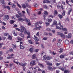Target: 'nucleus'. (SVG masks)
Instances as JSON below:
<instances>
[{"label":"nucleus","instance_id":"obj_1","mask_svg":"<svg viewBox=\"0 0 73 73\" xmlns=\"http://www.w3.org/2000/svg\"><path fill=\"white\" fill-rule=\"evenodd\" d=\"M38 24H39V22H36L35 23V29L36 30H40V28H42V26L38 25Z\"/></svg>","mask_w":73,"mask_h":73},{"label":"nucleus","instance_id":"obj_2","mask_svg":"<svg viewBox=\"0 0 73 73\" xmlns=\"http://www.w3.org/2000/svg\"><path fill=\"white\" fill-rule=\"evenodd\" d=\"M27 34L28 36L27 37V38H29L31 36V34L30 33V32L29 31H27L26 30H25V32L24 34L25 35H26V34Z\"/></svg>","mask_w":73,"mask_h":73},{"label":"nucleus","instance_id":"obj_3","mask_svg":"<svg viewBox=\"0 0 73 73\" xmlns=\"http://www.w3.org/2000/svg\"><path fill=\"white\" fill-rule=\"evenodd\" d=\"M8 56H8L7 57V59H11V58H13V57H14L15 56V54H11L10 55H9V54H8Z\"/></svg>","mask_w":73,"mask_h":73},{"label":"nucleus","instance_id":"obj_4","mask_svg":"<svg viewBox=\"0 0 73 73\" xmlns=\"http://www.w3.org/2000/svg\"><path fill=\"white\" fill-rule=\"evenodd\" d=\"M13 62L16 64L17 65H21V63L18 62V60L17 59H15L13 60Z\"/></svg>","mask_w":73,"mask_h":73},{"label":"nucleus","instance_id":"obj_5","mask_svg":"<svg viewBox=\"0 0 73 73\" xmlns=\"http://www.w3.org/2000/svg\"><path fill=\"white\" fill-rule=\"evenodd\" d=\"M25 30V31H27V30H25V27H24V26H21V30H20V32H24V31Z\"/></svg>","mask_w":73,"mask_h":73},{"label":"nucleus","instance_id":"obj_6","mask_svg":"<svg viewBox=\"0 0 73 73\" xmlns=\"http://www.w3.org/2000/svg\"><path fill=\"white\" fill-rule=\"evenodd\" d=\"M25 21L27 22L28 23V25H31V23L30 22V21H29V19H27V18H25Z\"/></svg>","mask_w":73,"mask_h":73},{"label":"nucleus","instance_id":"obj_7","mask_svg":"<svg viewBox=\"0 0 73 73\" xmlns=\"http://www.w3.org/2000/svg\"><path fill=\"white\" fill-rule=\"evenodd\" d=\"M36 61L35 60H33L31 61V62H30V65L31 66H33V65H36Z\"/></svg>","mask_w":73,"mask_h":73},{"label":"nucleus","instance_id":"obj_8","mask_svg":"<svg viewBox=\"0 0 73 73\" xmlns=\"http://www.w3.org/2000/svg\"><path fill=\"white\" fill-rule=\"evenodd\" d=\"M44 20H46V21H48V22H49V23H51L52 21V19H51L48 18L47 19H45V18H44Z\"/></svg>","mask_w":73,"mask_h":73},{"label":"nucleus","instance_id":"obj_9","mask_svg":"<svg viewBox=\"0 0 73 73\" xmlns=\"http://www.w3.org/2000/svg\"><path fill=\"white\" fill-rule=\"evenodd\" d=\"M57 25V21H54L53 23V24L51 25V27H54V25Z\"/></svg>","mask_w":73,"mask_h":73},{"label":"nucleus","instance_id":"obj_10","mask_svg":"<svg viewBox=\"0 0 73 73\" xmlns=\"http://www.w3.org/2000/svg\"><path fill=\"white\" fill-rule=\"evenodd\" d=\"M44 15H43V17H46L47 16V15H48V12L46 11H45L44 12Z\"/></svg>","mask_w":73,"mask_h":73},{"label":"nucleus","instance_id":"obj_11","mask_svg":"<svg viewBox=\"0 0 73 73\" xmlns=\"http://www.w3.org/2000/svg\"><path fill=\"white\" fill-rule=\"evenodd\" d=\"M17 40H19V41H20V45H21V44L23 45V43L21 41H22V40H23V39L21 38L20 37H18L17 38Z\"/></svg>","mask_w":73,"mask_h":73},{"label":"nucleus","instance_id":"obj_12","mask_svg":"<svg viewBox=\"0 0 73 73\" xmlns=\"http://www.w3.org/2000/svg\"><path fill=\"white\" fill-rule=\"evenodd\" d=\"M5 18L4 19V21H7L9 19V16L8 15H6L5 16Z\"/></svg>","mask_w":73,"mask_h":73},{"label":"nucleus","instance_id":"obj_13","mask_svg":"<svg viewBox=\"0 0 73 73\" xmlns=\"http://www.w3.org/2000/svg\"><path fill=\"white\" fill-rule=\"evenodd\" d=\"M60 36L62 38H65V35H64V34L62 33H61Z\"/></svg>","mask_w":73,"mask_h":73},{"label":"nucleus","instance_id":"obj_14","mask_svg":"<svg viewBox=\"0 0 73 73\" xmlns=\"http://www.w3.org/2000/svg\"><path fill=\"white\" fill-rule=\"evenodd\" d=\"M43 3H50V1L48 0H44L43 1Z\"/></svg>","mask_w":73,"mask_h":73},{"label":"nucleus","instance_id":"obj_15","mask_svg":"<svg viewBox=\"0 0 73 73\" xmlns=\"http://www.w3.org/2000/svg\"><path fill=\"white\" fill-rule=\"evenodd\" d=\"M24 20H25L24 19H23L22 18H19L18 19V21H23Z\"/></svg>","mask_w":73,"mask_h":73},{"label":"nucleus","instance_id":"obj_16","mask_svg":"<svg viewBox=\"0 0 73 73\" xmlns=\"http://www.w3.org/2000/svg\"><path fill=\"white\" fill-rule=\"evenodd\" d=\"M37 64H38V65H39L40 66V67H41V68H44V65H43V64H41V63H39V62H38Z\"/></svg>","mask_w":73,"mask_h":73},{"label":"nucleus","instance_id":"obj_17","mask_svg":"<svg viewBox=\"0 0 73 73\" xmlns=\"http://www.w3.org/2000/svg\"><path fill=\"white\" fill-rule=\"evenodd\" d=\"M33 47H32L29 49V50L30 51L31 53H33Z\"/></svg>","mask_w":73,"mask_h":73},{"label":"nucleus","instance_id":"obj_18","mask_svg":"<svg viewBox=\"0 0 73 73\" xmlns=\"http://www.w3.org/2000/svg\"><path fill=\"white\" fill-rule=\"evenodd\" d=\"M34 37H35V38H34V40L36 41H38V38L37 37V36H36L35 35H34Z\"/></svg>","mask_w":73,"mask_h":73},{"label":"nucleus","instance_id":"obj_19","mask_svg":"<svg viewBox=\"0 0 73 73\" xmlns=\"http://www.w3.org/2000/svg\"><path fill=\"white\" fill-rule=\"evenodd\" d=\"M21 5L23 8H27V6L24 4H21Z\"/></svg>","mask_w":73,"mask_h":73},{"label":"nucleus","instance_id":"obj_20","mask_svg":"<svg viewBox=\"0 0 73 73\" xmlns=\"http://www.w3.org/2000/svg\"><path fill=\"white\" fill-rule=\"evenodd\" d=\"M4 35L5 36H9V34L8 33H4Z\"/></svg>","mask_w":73,"mask_h":73},{"label":"nucleus","instance_id":"obj_21","mask_svg":"<svg viewBox=\"0 0 73 73\" xmlns=\"http://www.w3.org/2000/svg\"><path fill=\"white\" fill-rule=\"evenodd\" d=\"M27 64L26 63H25L23 64V63L21 62V66H22L23 67H24V66H26V65H27Z\"/></svg>","mask_w":73,"mask_h":73},{"label":"nucleus","instance_id":"obj_22","mask_svg":"<svg viewBox=\"0 0 73 73\" xmlns=\"http://www.w3.org/2000/svg\"><path fill=\"white\" fill-rule=\"evenodd\" d=\"M13 33L14 36H17V33H15V31H13Z\"/></svg>","mask_w":73,"mask_h":73},{"label":"nucleus","instance_id":"obj_23","mask_svg":"<svg viewBox=\"0 0 73 73\" xmlns=\"http://www.w3.org/2000/svg\"><path fill=\"white\" fill-rule=\"evenodd\" d=\"M20 49H24V48H25V47L21 45V44H20Z\"/></svg>","mask_w":73,"mask_h":73},{"label":"nucleus","instance_id":"obj_24","mask_svg":"<svg viewBox=\"0 0 73 73\" xmlns=\"http://www.w3.org/2000/svg\"><path fill=\"white\" fill-rule=\"evenodd\" d=\"M46 63L47 65H50V66H52V64L50 63H49L48 62H47V61H46Z\"/></svg>","mask_w":73,"mask_h":73},{"label":"nucleus","instance_id":"obj_25","mask_svg":"<svg viewBox=\"0 0 73 73\" xmlns=\"http://www.w3.org/2000/svg\"><path fill=\"white\" fill-rule=\"evenodd\" d=\"M43 8L45 9H49L48 7H47V6L45 5H43Z\"/></svg>","mask_w":73,"mask_h":73},{"label":"nucleus","instance_id":"obj_26","mask_svg":"<svg viewBox=\"0 0 73 73\" xmlns=\"http://www.w3.org/2000/svg\"><path fill=\"white\" fill-rule=\"evenodd\" d=\"M48 69L50 70H53V68L50 66H48Z\"/></svg>","mask_w":73,"mask_h":73},{"label":"nucleus","instance_id":"obj_27","mask_svg":"<svg viewBox=\"0 0 73 73\" xmlns=\"http://www.w3.org/2000/svg\"><path fill=\"white\" fill-rule=\"evenodd\" d=\"M72 11V9H68V15H70V12Z\"/></svg>","mask_w":73,"mask_h":73},{"label":"nucleus","instance_id":"obj_28","mask_svg":"<svg viewBox=\"0 0 73 73\" xmlns=\"http://www.w3.org/2000/svg\"><path fill=\"white\" fill-rule=\"evenodd\" d=\"M45 23L46 27H48V26H49L50 24L49 23L47 22H46Z\"/></svg>","mask_w":73,"mask_h":73},{"label":"nucleus","instance_id":"obj_29","mask_svg":"<svg viewBox=\"0 0 73 73\" xmlns=\"http://www.w3.org/2000/svg\"><path fill=\"white\" fill-rule=\"evenodd\" d=\"M65 43L66 44H69V41L68 40H66L65 41Z\"/></svg>","mask_w":73,"mask_h":73},{"label":"nucleus","instance_id":"obj_30","mask_svg":"<svg viewBox=\"0 0 73 73\" xmlns=\"http://www.w3.org/2000/svg\"><path fill=\"white\" fill-rule=\"evenodd\" d=\"M0 3H2L3 4H4L5 3L4 2V0H0Z\"/></svg>","mask_w":73,"mask_h":73},{"label":"nucleus","instance_id":"obj_31","mask_svg":"<svg viewBox=\"0 0 73 73\" xmlns=\"http://www.w3.org/2000/svg\"><path fill=\"white\" fill-rule=\"evenodd\" d=\"M51 59H52V57H50V56H47L46 57V59L47 60H49Z\"/></svg>","mask_w":73,"mask_h":73},{"label":"nucleus","instance_id":"obj_32","mask_svg":"<svg viewBox=\"0 0 73 73\" xmlns=\"http://www.w3.org/2000/svg\"><path fill=\"white\" fill-rule=\"evenodd\" d=\"M12 46L13 49H15V48H16V45L15 44H12Z\"/></svg>","mask_w":73,"mask_h":73},{"label":"nucleus","instance_id":"obj_33","mask_svg":"<svg viewBox=\"0 0 73 73\" xmlns=\"http://www.w3.org/2000/svg\"><path fill=\"white\" fill-rule=\"evenodd\" d=\"M18 13L19 15H21V16H22V15H24V14H22L21 13V12L20 11H18Z\"/></svg>","mask_w":73,"mask_h":73},{"label":"nucleus","instance_id":"obj_34","mask_svg":"<svg viewBox=\"0 0 73 73\" xmlns=\"http://www.w3.org/2000/svg\"><path fill=\"white\" fill-rule=\"evenodd\" d=\"M70 73V71L69 70H65L64 73Z\"/></svg>","mask_w":73,"mask_h":73},{"label":"nucleus","instance_id":"obj_35","mask_svg":"<svg viewBox=\"0 0 73 73\" xmlns=\"http://www.w3.org/2000/svg\"><path fill=\"white\" fill-rule=\"evenodd\" d=\"M36 57V54H33L32 56V59H35Z\"/></svg>","mask_w":73,"mask_h":73},{"label":"nucleus","instance_id":"obj_36","mask_svg":"<svg viewBox=\"0 0 73 73\" xmlns=\"http://www.w3.org/2000/svg\"><path fill=\"white\" fill-rule=\"evenodd\" d=\"M60 58H64V57H65V55H61L60 56Z\"/></svg>","mask_w":73,"mask_h":73},{"label":"nucleus","instance_id":"obj_37","mask_svg":"<svg viewBox=\"0 0 73 73\" xmlns=\"http://www.w3.org/2000/svg\"><path fill=\"white\" fill-rule=\"evenodd\" d=\"M63 31H64L65 32H66L68 31V29L66 28H63Z\"/></svg>","mask_w":73,"mask_h":73},{"label":"nucleus","instance_id":"obj_38","mask_svg":"<svg viewBox=\"0 0 73 73\" xmlns=\"http://www.w3.org/2000/svg\"><path fill=\"white\" fill-rule=\"evenodd\" d=\"M8 39L9 40H12V36H9L8 37Z\"/></svg>","mask_w":73,"mask_h":73},{"label":"nucleus","instance_id":"obj_39","mask_svg":"<svg viewBox=\"0 0 73 73\" xmlns=\"http://www.w3.org/2000/svg\"><path fill=\"white\" fill-rule=\"evenodd\" d=\"M15 23V21L12 20H11L10 21V24H13Z\"/></svg>","mask_w":73,"mask_h":73},{"label":"nucleus","instance_id":"obj_40","mask_svg":"<svg viewBox=\"0 0 73 73\" xmlns=\"http://www.w3.org/2000/svg\"><path fill=\"white\" fill-rule=\"evenodd\" d=\"M54 15L55 16H56V15H57V11H56V10H55L54 11Z\"/></svg>","mask_w":73,"mask_h":73},{"label":"nucleus","instance_id":"obj_41","mask_svg":"<svg viewBox=\"0 0 73 73\" xmlns=\"http://www.w3.org/2000/svg\"><path fill=\"white\" fill-rule=\"evenodd\" d=\"M9 51L10 52H11V53H12V52H13V49H12V48H10L9 49Z\"/></svg>","mask_w":73,"mask_h":73},{"label":"nucleus","instance_id":"obj_42","mask_svg":"<svg viewBox=\"0 0 73 73\" xmlns=\"http://www.w3.org/2000/svg\"><path fill=\"white\" fill-rule=\"evenodd\" d=\"M63 26L62 25H60V27H59V29H60L62 30H63Z\"/></svg>","mask_w":73,"mask_h":73},{"label":"nucleus","instance_id":"obj_43","mask_svg":"<svg viewBox=\"0 0 73 73\" xmlns=\"http://www.w3.org/2000/svg\"><path fill=\"white\" fill-rule=\"evenodd\" d=\"M26 11L28 14L29 15H30L29 10L28 9H26Z\"/></svg>","mask_w":73,"mask_h":73},{"label":"nucleus","instance_id":"obj_44","mask_svg":"<svg viewBox=\"0 0 73 73\" xmlns=\"http://www.w3.org/2000/svg\"><path fill=\"white\" fill-rule=\"evenodd\" d=\"M57 45L58 46L60 47V46H61V43L59 42L57 44Z\"/></svg>","mask_w":73,"mask_h":73},{"label":"nucleus","instance_id":"obj_45","mask_svg":"<svg viewBox=\"0 0 73 73\" xmlns=\"http://www.w3.org/2000/svg\"><path fill=\"white\" fill-rule=\"evenodd\" d=\"M0 23H2L3 24V25H6V23L4 22H2L1 21H0Z\"/></svg>","mask_w":73,"mask_h":73},{"label":"nucleus","instance_id":"obj_46","mask_svg":"<svg viewBox=\"0 0 73 73\" xmlns=\"http://www.w3.org/2000/svg\"><path fill=\"white\" fill-rule=\"evenodd\" d=\"M34 7H38V5L36 3H35L34 4Z\"/></svg>","mask_w":73,"mask_h":73},{"label":"nucleus","instance_id":"obj_47","mask_svg":"<svg viewBox=\"0 0 73 73\" xmlns=\"http://www.w3.org/2000/svg\"><path fill=\"white\" fill-rule=\"evenodd\" d=\"M16 17H17V18H19L20 17H22V16H21V15L20 16L18 14H16Z\"/></svg>","mask_w":73,"mask_h":73},{"label":"nucleus","instance_id":"obj_48","mask_svg":"<svg viewBox=\"0 0 73 73\" xmlns=\"http://www.w3.org/2000/svg\"><path fill=\"white\" fill-rule=\"evenodd\" d=\"M11 5L12 8H15L16 7V5L13 4H12Z\"/></svg>","mask_w":73,"mask_h":73},{"label":"nucleus","instance_id":"obj_49","mask_svg":"<svg viewBox=\"0 0 73 73\" xmlns=\"http://www.w3.org/2000/svg\"><path fill=\"white\" fill-rule=\"evenodd\" d=\"M43 58L44 60H45L46 58V55L44 56L43 57Z\"/></svg>","mask_w":73,"mask_h":73},{"label":"nucleus","instance_id":"obj_50","mask_svg":"<svg viewBox=\"0 0 73 73\" xmlns=\"http://www.w3.org/2000/svg\"><path fill=\"white\" fill-rule=\"evenodd\" d=\"M68 36L69 37V38H71V36H72V34L71 33H70L68 34Z\"/></svg>","mask_w":73,"mask_h":73},{"label":"nucleus","instance_id":"obj_51","mask_svg":"<svg viewBox=\"0 0 73 73\" xmlns=\"http://www.w3.org/2000/svg\"><path fill=\"white\" fill-rule=\"evenodd\" d=\"M60 51H59V52L60 53H62V52H63V49L62 48H60Z\"/></svg>","mask_w":73,"mask_h":73},{"label":"nucleus","instance_id":"obj_52","mask_svg":"<svg viewBox=\"0 0 73 73\" xmlns=\"http://www.w3.org/2000/svg\"><path fill=\"white\" fill-rule=\"evenodd\" d=\"M47 39H48L47 37H44L43 38L42 40H46Z\"/></svg>","mask_w":73,"mask_h":73},{"label":"nucleus","instance_id":"obj_53","mask_svg":"<svg viewBox=\"0 0 73 73\" xmlns=\"http://www.w3.org/2000/svg\"><path fill=\"white\" fill-rule=\"evenodd\" d=\"M20 35V36H21V37H24V35L23 34H22V33H21Z\"/></svg>","mask_w":73,"mask_h":73},{"label":"nucleus","instance_id":"obj_54","mask_svg":"<svg viewBox=\"0 0 73 73\" xmlns=\"http://www.w3.org/2000/svg\"><path fill=\"white\" fill-rule=\"evenodd\" d=\"M56 26V29H59V28L60 29V27H59L58 26V25H57Z\"/></svg>","mask_w":73,"mask_h":73},{"label":"nucleus","instance_id":"obj_55","mask_svg":"<svg viewBox=\"0 0 73 73\" xmlns=\"http://www.w3.org/2000/svg\"><path fill=\"white\" fill-rule=\"evenodd\" d=\"M4 45V44L2 43H0V48H1L2 47V45Z\"/></svg>","mask_w":73,"mask_h":73},{"label":"nucleus","instance_id":"obj_56","mask_svg":"<svg viewBox=\"0 0 73 73\" xmlns=\"http://www.w3.org/2000/svg\"><path fill=\"white\" fill-rule=\"evenodd\" d=\"M17 6L19 7V8H21V6L20 5V4H19L18 3H17Z\"/></svg>","mask_w":73,"mask_h":73},{"label":"nucleus","instance_id":"obj_57","mask_svg":"<svg viewBox=\"0 0 73 73\" xmlns=\"http://www.w3.org/2000/svg\"><path fill=\"white\" fill-rule=\"evenodd\" d=\"M47 31H52V30L49 28H47L46 29Z\"/></svg>","mask_w":73,"mask_h":73},{"label":"nucleus","instance_id":"obj_58","mask_svg":"<svg viewBox=\"0 0 73 73\" xmlns=\"http://www.w3.org/2000/svg\"><path fill=\"white\" fill-rule=\"evenodd\" d=\"M58 16L59 17L60 19H62V15H61L60 14H59L58 15Z\"/></svg>","mask_w":73,"mask_h":73},{"label":"nucleus","instance_id":"obj_59","mask_svg":"<svg viewBox=\"0 0 73 73\" xmlns=\"http://www.w3.org/2000/svg\"><path fill=\"white\" fill-rule=\"evenodd\" d=\"M29 42L30 44H32V41L31 40H29Z\"/></svg>","mask_w":73,"mask_h":73},{"label":"nucleus","instance_id":"obj_60","mask_svg":"<svg viewBox=\"0 0 73 73\" xmlns=\"http://www.w3.org/2000/svg\"><path fill=\"white\" fill-rule=\"evenodd\" d=\"M58 42H61V41H62V40L61 39H59L58 40Z\"/></svg>","mask_w":73,"mask_h":73},{"label":"nucleus","instance_id":"obj_61","mask_svg":"<svg viewBox=\"0 0 73 73\" xmlns=\"http://www.w3.org/2000/svg\"><path fill=\"white\" fill-rule=\"evenodd\" d=\"M38 49H36L35 50V52H38Z\"/></svg>","mask_w":73,"mask_h":73},{"label":"nucleus","instance_id":"obj_62","mask_svg":"<svg viewBox=\"0 0 73 73\" xmlns=\"http://www.w3.org/2000/svg\"><path fill=\"white\" fill-rule=\"evenodd\" d=\"M6 8H7L8 9H10V7L8 6H6Z\"/></svg>","mask_w":73,"mask_h":73},{"label":"nucleus","instance_id":"obj_63","mask_svg":"<svg viewBox=\"0 0 73 73\" xmlns=\"http://www.w3.org/2000/svg\"><path fill=\"white\" fill-rule=\"evenodd\" d=\"M61 33H60V32H58L57 33V34L58 35H61Z\"/></svg>","mask_w":73,"mask_h":73},{"label":"nucleus","instance_id":"obj_64","mask_svg":"<svg viewBox=\"0 0 73 73\" xmlns=\"http://www.w3.org/2000/svg\"><path fill=\"white\" fill-rule=\"evenodd\" d=\"M69 54H72V55H73V52H70L69 53Z\"/></svg>","mask_w":73,"mask_h":73}]
</instances>
